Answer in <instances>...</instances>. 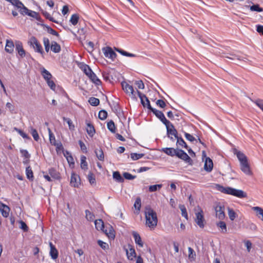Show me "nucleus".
Here are the masks:
<instances>
[{
  "label": "nucleus",
  "instance_id": "9b49d317",
  "mask_svg": "<svg viewBox=\"0 0 263 263\" xmlns=\"http://www.w3.org/2000/svg\"><path fill=\"white\" fill-rule=\"evenodd\" d=\"M80 184V178L79 176L72 173L70 179V184L74 187H78Z\"/></svg>",
  "mask_w": 263,
  "mask_h": 263
},
{
  "label": "nucleus",
  "instance_id": "0eeeda50",
  "mask_svg": "<svg viewBox=\"0 0 263 263\" xmlns=\"http://www.w3.org/2000/svg\"><path fill=\"white\" fill-rule=\"evenodd\" d=\"M195 221L197 224L200 228H203L204 227V219L203 215V212L201 210L200 212L195 213Z\"/></svg>",
  "mask_w": 263,
  "mask_h": 263
},
{
  "label": "nucleus",
  "instance_id": "79ce46f5",
  "mask_svg": "<svg viewBox=\"0 0 263 263\" xmlns=\"http://www.w3.org/2000/svg\"><path fill=\"white\" fill-rule=\"evenodd\" d=\"M88 102L91 105L93 106H97L100 103L99 99L95 97H90L89 99Z\"/></svg>",
  "mask_w": 263,
  "mask_h": 263
},
{
  "label": "nucleus",
  "instance_id": "5701e85b",
  "mask_svg": "<svg viewBox=\"0 0 263 263\" xmlns=\"http://www.w3.org/2000/svg\"><path fill=\"white\" fill-rule=\"evenodd\" d=\"M86 125V132L87 134L90 137H92L96 133L95 127L93 125L90 123H87Z\"/></svg>",
  "mask_w": 263,
  "mask_h": 263
},
{
  "label": "nucleus",
  "instance_id": "ea45409f",
  "mask_svg": "<svg viewBox=\"0 0 263 263\" xmlns=\"http://www.w3.org/2000/svg\"><path fill=\"white\" fill-rule=\"evenodd\" d=\"M138 95L140 99L141 103L143 105L144 107H146V104H145V97H147L146 95L142 93L139 90H137Z\"/></svg>",
  "mask_w": 263,
  "mask_h": 263
},
{
  "label": "nucleus",
  "instance_id": "f8f14e48",
  "mask_svg": "<svg viewBox=\"0 0 263 263\" xmlns=\"http://www.w3.org/2000/svg\"><path fill=\"white\" fill-rule=\"evenodd\" d=\"M123 89L125 91L126 93L129 95H134V90L133 87L128 84L126 82H122L121 83Z\"/></svg>",
  "mask_w": 263,
  "mask_h": 263
},
{
  "label": "nucleus",
  "instance_id": "72a5a7b5",
  "mask_svg": "<svg viewBox=\"0 0 263 263\" xmlns=\"http://www.w3.org/2000/svg\"><path fill=\"white\" fill-rule=\"evenodd\" d=\"M135 250L133 248H130L129 251L126 250V255L128 259L133 260L136 257Z\"/></svg>",
  "mask_w": 263,
  "mask_h": 263
},
{
  "label": "nucleus",
  "instance_id": "5fc2aeb1",
  "mask_svg": "<svg viewBox=\"0 0 263 263\" xmlns=\"http://www.w3.org/2000/svg\"><path fill=\"white\" fill-rule=\"evenodd\" d=\"M179 208L181 211V215L186 219H188V215L185 206L184 205H180Z\"/></svg>",
  "mask_w": 263,
  "mask_h": 263
},
{
  "label": "nucleus",
  "instance_id": "1a4fd4ad",
  "mask_svg": "<svg viewBox=\"0 0 263 263\" xmlns=\"http://www.w3.org/2000/svg\"><path fill=\"white\" fill-rule=\"evenodd\" d=\"M15 46L18 54L22 58L24 57L25 56V51L23 48L22 43L20 41H16L15 42Z\"/></svg>",
  "mask_w": 263,
  "mask_h": 263
},
{
  "label": "nucleus",
  "instance_id": "ddd939ff",
  "mask_svg": "<svg viewBox=\"0 0 263 263\" xmlns=\"http://www.w3.org/2000/svg\"><path fill=\"white\" fill-rule=\"evenodd\" d=\"M115 73V70L114 69L110 70L107 71L103 72L102 76L103 79L106 81L111 82L113 80V74Z\"/></svg>",
  "mask_w": 263,
  "mask_h": 263
},
{
  "label": "nucleus",
  "instance_id": "0e129e2a",
  "mask_svg": "<svg viewBox=\"0 0 263 263\" xmlns=\"http://www.w3.org/2000/svg\"><path fill=\"white\" fill-rule=\"evenodd\" d=\"M141 205V199L139 197L136 198V201L134 203V206L136 209L138 210H140Z\"/></svg>",
  "mask_w": 263,
  "mask_h": 263
},
{
  "label": "nucleus",
  "instance_id": "cd10ccee",
  "mask_svg": "<svg viewBox=\"0 0 263 263\" xmlns=\"http://www.w3.org/2000/svg\"><path fill=\"white\" fill-rule=\"evenodd\" d=\"M113 178L118 182L122 183L124 181V178L121 176V174L118 171L114 172L113 173Z\"/></svg>",
  "mask_w": 263,
  "mask_h": 263
},
{
  "label": "nucleus",
  "instance_id": "aec40b11",
  "mask_svg": "<svg viewBox=\"0 0 263 263\" xmlns=\"http://www.w3.org/2000/svg\"><path fill=\"white\" fill-rule=\"evenodd\" d=\"M48 173L51 177L54 180H58L60 179V173L53 168L49 169Z\"/></svg>",
  "mask_w": 263,
  "mask_h": 263
},
{
  "label": "nucleus",
  "instance_id": "a19ab883",
  "mask_svg": "<svg viewBox=\"0 0 263 263\" xmlns=\"http://www.w3.org/2000/svg\"><path fill=\"white\" fill-rule=\"evenodd\" d=\"M251 101L255 104L263 111V100L260 99L256 100L251 99Z\"/></svg>",
  "mask_w": 263,
  "mask_h": 263
},
{
  "label": "nucleus",
  "instance_id": "393cba45",
  "mask_svg": "<svg viewBox=\"0 0 263 263\" xmlns=\"http://www.w3.org/2000/svg\"><path fill=\"white\" fill-rule=\"evenodd\" d=\"M176 149L174 148H168V147H165L162 148L161 149V151L165 153L166 155L173 157L175 156V154L176 152Z\"/></svg>",
  "mask_w": 263,
  "mask_h": 263
},
{
  "label": "nucleus",
  "instance_id": "a211bd4d",
  "mask_svg": "<svg viewBox=\"0 0 263 263\" xmlns=\"http://www.w3.org/2000/svg\"><path fill=\"white\" fill-rule=\"evenodd\" d=\"M49 245L50 247V255L53 259H56L58 257V251L52 242H50Z\"/></svg>",
  "mask_w": 263,
  "mask_h": 263
},
{
  "label": "nucleus",
  "instance_id": "e2e57ef3",
  "mask_svg": "<svg viewBox=\"0 0 263 263\" xmlns=\"http://www.w3.org/2000/svg\"><path fill=\"white\" fill-rule=\"evenodd\" d=\"M228 215L230 219L233 221L236 218V213L234 211L231 209H229L228 210Z\"/></svg>",
  "mask_w": 263,
  "mask_h": 263
},
{
  "label": "nucleus",
  "instance_id": "c9c22d12",
  "mask_svg": "<svg viewBox=\"0 0 263 263\" xmlns=\"http://www.w3.org/2000/svg\"><path fill=\"white\" fill-rule=\"evenodd\" d=\"M236 155L240 163L248 161L247 157L242 153L238 152Z\"/></svg>",
  "mask_w": 263,
  "mask_h": 263
},
{
  "label": "nucleus",
  "instance_id": "f704fd0d",
  "mask_svg": "<svg viewBox=\"0 0 263 263\" xmlns=\"http://www.w3.org/2000/svg\"><path fill=\"white\" fill-rule=\"evenodd\" d=\"M107 127L108 129L112 133L116 132V126L114 122L112 120H110L107 122Z\"/></svg>",
  "mask_w": 263,
  "mask_h": 263
},
{
  "label": "nucleus",
  "instance_id": "774afa93",
  "mask_svg": "<svg viewBox=\"0 0 263 263\" xmlns=\"http://www.w3.org/2000/svg\"><path fill=\"white\" fill-rule=\"evenodd\" d=\"M253 210L256 211L258 214L262 216L263 219V209L259 206H254L253 208Z\"/></svg>",
  "mask_w": 263,
  "mask_h": 263
},
{
  "label": "nucleus",
  "instance_id": "f3484780",
  "mask_svg": "<svg viewBox=\"0 0 263 263\" xmlns=\"http://www.w3.org/2000/svg\"><path fill=\"white\" fill-rule=\"evenodd\" d=\"M0 211H1L2 214L4 217H7L9 216V213L10 211L9 207L1 202Z\"/></svg>",
  "mask_w": 263,
  "mask_h": 263
},
{
  "label": "nucleus",
  "instance_id": "69168bd1",
  "mask_svg": "<svg viewBox=\"0 0 263 263\" xmlns=\"http://www.w3.org/2000/svg\"><path fill=\"white\" fill-rule=\"evenodd\" d=\"M98 244L104 250H106L108 248V245L101 240H98Z\"/></svg>",
  "mask_w": 263,
  "mask_h": 263
},
{
  "label": "nucleus",
  "instance_id": "4be33fe9",
  "mask_svg": "<svg viewBox=\"0 0 263 263\" xmlns=\"http://www.w3.org/2000/svg\"><path fill=\"white\" fill-rule=\"evenodd\" d=\"M40 69L41 74L46 81L52 78V76L51 75V74L44 67H42Z\"/></svg>",
  "mask_w": 263,
  "mask_h": 263
},
{
  "label": "nucleus",
  "instance_id": "603ef678",
  "mask_svg": "<svg viewBox=\"0 0 263 263\" xmlns=\"http://www.w3.org/2000/svg\"><path fill=\"white\" fill-rule=\"evenodd\" d=\"M188 251H189V258L192 260H195L196 253H195V252L194 251V250L192 248L189 247Z\"/></svg>",
  "mask_w": 263,
  "mask_h": 263
},
{
  "label": "nucleus",
  "instance_id": "e433bc0d",
  "mask_svg": "<svg viewBox=\"0 0 263 263\" xmlns=\"http://www.w3.org/2000/svg\"><path fill=\"white\" fill-rule=\"evenodd\" d=\"M166 133L168 137H170L171 136H174L176 139L178 137V132L176 129H171L167 127Z\"/></svg>",
  "mask_w": 263,
  "mask_h": 263
},
{
  "label": "nucleus",
  "instance_id": "58836bf2",
  "mask_svg": "<svg viewBox=\"0 0 263 263\" xmlns=\"http://www.w3.org/2000/svg\"><path fill=\"white\" fill-rule=\"evenodd\" d=\"M26 174L27 177L29 180H33V172L31 170V167L30 166H28L26 168Z\"/></svg>",
  "mask_w": 263,
  "mask_h": 263
},
{
  "label": "nucleus",
  "instance_id": "473e14b6",
  "mask_svg": "<svg viewBox=\"0 0 263 263\" xmlns=\"http://www.w3.org/2000/svg\"><path fill=\"white\" fill-rule=\"evenodd\" d=\"M81 68L87 76H88L89 73H91L92 72V70L90 68V67L86 64L82 65L81 67Z\"/></svg>",
  "mask_w": 263,
  "mask_h": 263
},
{
  "label": "nucleus",
  "instance_id": "7ed1b4c3",
  "mask_svg": "<svg viewBox=\"0 0 263 263\" xmlns=\"http://www.w3.org/2000/svg\"><path fill=\"white\" fill-rule=\"evenodd\" d=\"M175 151V156L183 160L185 162L188 163L189 164H192L193 162L192 159L184 151L181 149L176 148Z\"/></svg>",
  "mask_w": 263,
  "mask_h": 263
},
{
  "label": "nucleus",
  "instance_id": "a18cd8bd",
  "mask_svg": "<svg viewBox=\"0 0 263 263\" xmlns=\"http://www.w3.org/2000/svg\"><path fill=\"white\" fill-rule=\"evenodd\" d=\"M30 133L32 135L33 139H34L35 141H38L40 138L37 130L33 128L32 127H30Z\"/></svg>",
  "mask_w": 263,
  "mask_h": 263
},
{
  "label": "nucleus",
  "instance_id": "4468645a",
  "mask_svg": "<svg viewBox=\"0 0 263 263\" xmlns=\"http://www.w3.org/2000/svg\"><path fill=\"white\" fill-rule=\"evenodd\" d=\"M213 167V163L212 160L210 158L206 157L204 165V170L208 172H210L212 171Z\"/></svg>",
  "mask_w": 263,
  "mask_h": 263
},
{
  "label": "nucleus",
  "instance_id": "6ab92c4d",
  "mask_svg": "<svg viewBox=\"0 0 263 263\" xmlns=\"http://www.w3.org/2000/svg\"><path fill=\"white\" fill-rule=\"evenodd\" d=\"M132 235L135 239L136 243L139 245V247H143V243L141 240L140 235L135 231L133 232Z\"/></svg>",
  "mask_w": 263,
  "mask_h": 263
},
{
  "label": "nucleus",
  "instance_id": "412c9836",
  "mask_svg": "<svg viewBox=\"0 0 263 263\" xmlns=\"http://www.w3.org/2000/svg\"><path fill=\"white\" fill-rule=\"evenodd\" d=\"M90 80L96 85H99L101 84L100 80L97 77L96 74L92 71L87 76Z\"/></svg>",
  "mask_w": 263,
  "mask_h": 263
},
{
  "label": "nucleus",
  "instance_id": "7c9ffc66",
  "mask_svg": "<svg viewBox=\"0 0 263 263\" xmlns=\"http://www.w3.org/2000/svg\"><path fill=\"white\" fill-rule=\"evenodd\" d=\"M176 139H177V142H176L177 146H180L182 147H184L186 149H187L188 146L186 144V142L184 141V140L182 139V137H178Z\"/></svg>",
  "mask_w": 263,
  "mask_h": 263
},
{
  "label": "nucleus",
  "instance_id": "2f4dec72",
  "mask_svg": "<svg viewBox=\"0 0 263 263\" xmlns=\"http://www.w3.org/2000/svg\"><path fill=\"white\" fill-rule=\"evenodd\" d=\"M81 168L85 171L88 169V164L86 162V157L85 156H81Z\"/></svg>",
  "mask_w": 263,
  "mask_h": 263
},
{
  "label": "nucleus",
  "instance_id": "b1692460",
  "mask_svg": "<svg viewBox=\"0 0 263 263\" xmlns=\"http://www.w3.org/2000/svg\"><path fill=\"white\" fill-rule=\"evenodd\" d=\"M50 49L53 52L56 53H59L61 50L60 45L55 41H52Z\"/></svg>",
  "mask_w": 263,
  "mask_h": 263
},
{
  "label": "nucleus",
  "instance_id": "de8ad7c7",
  "mask_svg": "<svg viewBox=\"0 0 263 263\" xmlns=\"http://www.w3.org/2000/svg\"><path fill=\"white\" fill-rule=\"evenodd\" d=\"M217 226L218 227L220 228L222 230V232L223 233H226L227 231V225L226 223L222 221H220L217 223Z\"/></svg>",
  "mask_w": 263,
  "mask_h": 263
},
{
  "label": "nucleus",
  "instance_id": "09e8293b",
  "mask_svg": "<svg viewBox=\"0 0 263 263\" xmlns=\"http://www.w3.org/2000/svg\"><path fill=\"white\" fill-rule=\"evenodd\" d=\"M87 179L89 183L92 185L96 184V178L93 174L90 172L88 175Z\"/></svg>",
  "mask_w": 263,
  "mask_h": 263
},
{
  "label": "nucleus",
  "instance_id": "4d7b16f0",
  "mask_svg": "<svg viewBox=\"0 0 263 263\" xmlns=\"http://www.w3.org/2000/svg\"><path fill=\"white\" fill-rule=\"evenodd\" d=\"M144 156V154H137V153H131L130 157L133 160H137L141 158H142Z\"/></svg>",
  "mask_w": 263,
  "mask_h": 263
},
{
  "label": "nucleus",
  "instance_id": "338daca9",
  "mask_svg": "<svg viewBox=\"0 0 263 263\" xmlns=\"http://www.w3.org/2000/svg\"><path fill=\"white\" fill-rule=\"evenodd\" d=\"M46 82L48 85V86L53 90H55L56 85L54 83V82L51 80V79H49V80L46 81Z\"/></svg>",
  "mask_w": 263,
  "mask_h": 263
},
{
  "label": "nucleus",
  "instance_id": "2eb2a0df",
  "mask_svg": "<svg viewBox=\"0 0 263 263\" xmlns=\"http://www.w3.org/2000/svg\"><path fill=\"white\" fill-rule=\"evenodd\" d=\"M240 169L246 175H251L252 174L248 161L240 163Z\"/></svg>",
  "mask_w": 263,
  "mask_h": 263
},
{
  "label": "nucleus",
  "instance_id": "3c124183",
  "mask_svg": "<svg viewBox=\"0 0 263 263\" xmlns=\"http://www.w3.org/2000/svg\"><path fill=\"white\" fill-rule=\"evenodd\" d=\"M79 18V15L77 14H73L71 16L70 22L73 25H76L78 22Z\"/></svg>",
  "mask_w": 263,
  "mask_h": 263
},
{
  "label": "nucleus",
  "instance_id": "f03ea898",
  "mask_svg": "<svg viewBox=\"0 0 263 263\" xmlns=\"http://www.w3.org/2000/svg\"><path fill=\"white\" fill-rule=\"evenodd\" d=\"M145 215L146 218V224L151 229L156 227L158 222L156 213L150 207L145 208Z\"/></svg>",
  "mask_w": 263,
  "mask_h": 263
},
{
  "label": "nucleus",
  "instance_id": "37998d69",
  "mask_svg": "<svg viewBox=\"0 0 263 263\" xmlns=\"http://www.w3.org/2000/svg\"><path fill=\"white\" fill-rule=\"evenodd\" d=\"M48 132H49L50 142L52 145H54L58 142H57V141L55 140V136L53 135V134L52 133L51 129L50 128H48Z\"/></svg>",
  "mask_w": 263,
  "mask_h": 263
},
{
  "label": "nucleus",
  "instance_id": "49530a36",
  "mask_svg": "<svg viewBox=\"0 0 263 263\" xmlns=\"http://www.w3.org/2000/svg\"><path fill=\"white\" fill-rule=\"evenodd\" d=\"M63 119L64 121H66L67 123V124H68L69 129L70 130H74V125L70 119L64 117H63Z\"/></svg>",
  "mask_w": 263,
  "mask_h": 263
},
{
  "label": "nucleus",
  "instance_id": "13d9d810",
  "mask_svg": "<svg viewBox=\"0 0 263 263\" xmlns=\"http://www.w3.org/2000/svg\"><path fill=\"white\" fill-rule=\"evenodd\" d=\"M99 118L101 120H104L107 117V112L105 110H101L99 112Z\"/></svg>",
  "mask_w": 263,
  "mask_h": 263
},
{
  "label": "nucleus",
  "instance_id": "f257e3e1",
  "mask_svg": "<svg viewBox=\"0 0 263 263\" xmlns=\"http://www.w3.org/2000/svg\"><path fill=\"white\" fill-rule=\"evenodd\" d=\"M215 189L222 193L233 195L239 198H243L247 197V193L242 190L236 189L231 187H224L220 184H216Z\"/></svg>",
  "mask_w": 263,
  "mask_h": 263
},
{
  "label": "nucleus",
  "instance_id": "423d86ee",
  "mask_svg": "<svg viewBox=\"0 0 263 263\" xmlns=\"http://www.w3.org/2000/svg\"><path fill=\"white\" fill-rule=\"evenodd\" d=\"M216 217L222 220L225 218L224 206L219 203L215 207Z\"/></svg>",
  "mask_w": 263,
  "mask_h": 263
},
{
  "label": "nucleus",
  "instance_id": "6e6552de",
  "mask_svg": "<svg viewBox=\"0 0 263 263\" xmlns=\"http://www.w3.org/2000/svg\"><path fill=\"white\" fill-rule=\"evenodd\" d=\"M22 12V15H27L29 16H31L33 18H35L36 20H39L40 18V17L39 15V14L33 11L29 10L27 7H24L23 8Z\"/></svg>",
  "mask_w": 263,
  "mask_h": 263
},
{
  "label": "nucleus",
  "instance_id": "6e6d98bb",
  "mask_svg": "<svg viewBox=\"0 0 263 263\" xmlns=\"http://www.w3.org/2000/svg\"><path fill=\"white\" fill-rule=\"evenodd\" d=\"M14 130L17 132L24 139H29L30 138L22 130L17 128L14 127Z\"/></svg>",
  "mask_w": 263,
  "mask_h": 263
},
{
  "label": "nucleus",
  "instance_id": "bf43d9fd",
  "mask_svg": "<svg viewBox=\"0 0 263 263\" xmlns=\"http://www.w3.org/2000/svg\"><path fill=\"white\" fill-rule=\"evenodd\" d=\"M162 184H155L150 185L149 186V191L150 192H153L157 191L158 190L160 189L162 187Z\"/></svg>",
  "mask_w": 263,
  "mask_h": 263
},
{
  "label": "nucleus",
  "instance_id": "052dcab7",
  "mask_svg": "<svg viewBox=\"0 0 263 263\" xmlns=\"http://www.w3.org/2000/svg\"><path fill=\"white\" fill-rule=\"evenodd\" d=\"M43 14L47 19H48L49 21L57 24L59 23V22L57 21L54 20L52 17L50 16V14L48 12L46 11L43 12Z\"/></svg>",
  "mask_w": 263,
  "mask_h": 263
},
{
  "label": "nucleus",
  "instance_id": "c85d7f7f",
  "mask_svg": "<svg viewBox=\"0 0 263 263\" xmlns=\"http://www.w3.org/2000/svg\"><path fill=\"white\" fill-rule=\"evenodd\" d=\"M103 232L106 234V235H107L109 238L114 239L115 237V231L111 226H109L108 228V230L105 229Z\"/></svg>",
  "mask_w": 263,
  "mask_h": 263
},
{
  "label": "nucleus",
  "instance_id": "8fccbe9b",
  "mask_svg": "<svg viewBox=\"0 0 263 263\" xmlns=\"http://www.w3.org/2000/svg\"><path fill=\"white\" fill-rule=\"evenodd\" d=\"M250 9L252 11L262 12L263 11V8L260 7L258 4L253 5L250 6Z\"/></svg>",
  "mask_w": 263,
  "mask_h": 263
},
{
  "label": "nucleus",
  "instance_id": "4c0bfd02",
  "mask_svg": "<svg viewBox=\"0 0 263 263\" xmlns=\"http://www.w3.org/2000/svg\"><path fill=\"white\" fill-rule=\"evenodd\" d=\"M43 41L45 51L46 52H48L51 47L49 40L48 38L44 37H43Z\"/></svg>",
  "mask_w": 263,
  "mask_h": 263
},
{
  "label": "nucleus",
  "instance_id": "9d476101",
  "mask_svg": "<svg viewBox=\"0 0 263 263\" xmlns=\"http://www.w3.org/2000/svg\"><path fill=\"white\" fill-rule=\"evenodd\" d=\"M153 113L163 123H168L167 121V119L163 113L159 110H157L155 108H153L152 111Z\"/></svg>",
  "mask_w": 263,
  "mask_h": 263
},
{
  "label": "nucleus",
  "instance_id": "20e7f679",
  "mask_svg": "<svg viewBox=\"0 0 263 263\" xmlns=\"http://www.w3.org/2000/svg\"><path fill=\"white\" fill-rule=\"evenodd\" d=\"M102 51L106 58L110 59L112 61H114L117 57V54L110 47L106 46L103 47Z\"/></svg>",
  "mask_w": 263,
  "mask_h": 263
},
{
  "label": "nucleus",
  "instance_id": "680f3d73",
  "mask_svg": "<svg viewBox=\"0 0 263 263\" xmlns=\"http://www.w3.org/2000/svg\"><path fill=\"white\" fill-rule=\"evenodd\" d=\"M123 176L126 179L129 180H133L136 178V176H134L127 172H124L123 174Z\"/></svg>",
  "mask_w": 263,
  "mask_h": 263
},
{
  "label": "nucleus",
  "instance_id": "bb28decb",
  "mask_svg": "<svg viewBox=\"0 0 263 263\" xmlns=\"http://www.w3.org/2000/svg\"><path fill=\"white\" fill-rule=\"evenodd\" d=\"M95 224L96 226V228L98 230H102L104 231V222L102 219H98L96 220L95 221Z\"/></svg>",
  "mask_w": 263,
  "mask_h": 263
},
{
  "label": "nucleus",
  "instance_id": "dca6fc26",
  "mask_svg": "<svg viewBox=\"0 0 263 263\" xmlns=\"http://www.w3.org/2000/svg\"><path fill=\"white\" fill-rule=\"evenodd\" d=\"M14 44L12 40H7L5 51L9 53H12L14 50Z\"/></svg>",
  "mask_w": 263,
  "mask_h": 263
},
{
  "label": "nucleus",
  "instance_id": "a878e982",
  "mask_svg": "<svg viewBox=\"0 0 263 263\" xmlns=\"http://www.w3.org/2000/svg\"><path fill=\"white\" fill-rule=\"evenodd\" d=\"M115 49L116 51L120 53L121 54L124 56L128 57H136L137 55L135 54L129 53L122 49L116 48L115 47Z\"/></svg>",
  "mask_w": 263,
  "mask_h": 263
},
{
  "label": "nucleus",
  "instance_id": "39448f33",
  "mask_svg": "<svg viewBox=\"0 0 263 263\" xmlns=\"http://www.w3.org/2000/svg\"><path fill=\"white\" fill-rule=\"evenodd\" d=\"M29 43L31 46H33L36 52L40 53L42 54L44 53V51L41 45L35 37H31Z\"/></svg>",
  "mask_w": 263,
  "mask_h": 263
},
{
  "label": "nucleus",
  "instance_id": "c756f323",
  "mask_svg": "<svg viewBox=\"0 0 263 263\" xmlns=\"http://www.w3.org/2000/svg\"><path fill=\"white\" fill-rule=\"evenodd\" d=\"M95 153L98 159L100 161H103L104 158V153L102 148L96 149Z\"/></svg>",
  "mask_w": 263,
  "mask_h": 263
},
{
  "label": "nucleus",
  "instance_id": "c03bdc74",
  "mask_svg": "<svg viewBox=\"0 0 263 263\" xmlns=\"http://www.w3.org/2000/svg\"><path fill=\"white\" fill-rule=\"evenodd\" d=\"M44 26L46 28V30L48 33H49L51 34H52L53 35H55L57 37L60 36V35L58 33V32H57L55 30H53L52 28H51L50 27H49L47 25H44Z\"/></svg>",
  "mask_w": 263,
  "mask_h": 263
},
{
  "label": "nucleus",
  "instance_id": "864d4df0",
  "mask_svg": "<svg viewBox=\"0 0 263 263\" xmlns=\"http://www.w3.org/2000/svg\"><path fill=\"white\" fill-rule=\"evenodd\" d=\"M13 5L20 9V12L22 14L23 8L25 7L24 4L20 0H16Z\"/></svg>",
  "mask_w": 263,
  "mask_h": 263
}]
</instances>
